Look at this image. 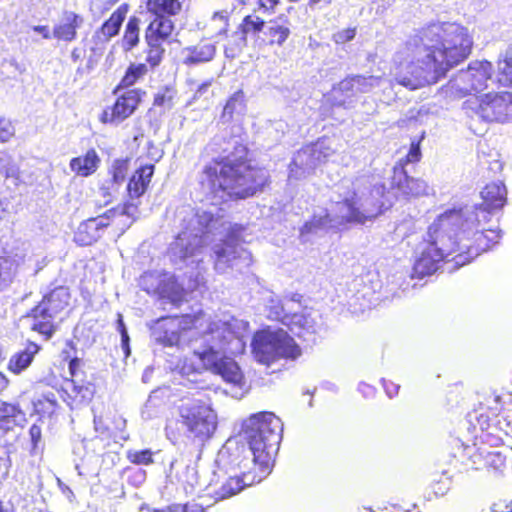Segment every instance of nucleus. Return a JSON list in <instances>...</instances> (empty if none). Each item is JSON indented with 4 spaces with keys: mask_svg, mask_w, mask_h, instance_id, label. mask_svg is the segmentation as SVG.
Instances as JSON below:
<instances>
[{
    "mask_svg": "<svg viewBox=\"0 0 512 512\" xmlns=\"http://www.w3.org/2000/svg\"><path fill=\"white\" fill-rule=\"evenodd\" d=\"M147 48L145 50L146 55V65L148 64L151 69L159 66L162 62L165 55V48L163 43L153 41V40H145Z\"/></svg>",
    "mask_w": 512,
    "mask_h": 512,
    "instance_id": "ea45409f",
    "label": "nucleus"
},
{
    "mask_svg": "<svg viewBox=\"0 0 512 512\" xmlns=\"http://www.w3.org/2000/svg\"><path fill=\"white\" fill-rule=\"evenodd\" d=\"M206 145L202 156L212 157L200 172L199 185L212 198L223 201H241L262 193L271 177L265 167L254 164L252 152L243 141L223 139Z\"/></svg>",
    "mask_w": 512,
    "mask_h": 512,
    "instance_id": "7ed1b4c3",
    "label": "nucleus"
},
{
    "mask_svg": "<svg viewBox=\"0 0 512 512\" xmlns=\"http://www.w3.org/2000/svg\"><path fill=\"white\" fill-rule=\"evenodd\" d=\"M70 302L69 288L64 285L56 286L44 293L41 300L29 309L23 318L29 321L31 331L48 341L68 314Z\"/></svg>",
    "mask_w": 512,
    "mask_h": 512,
    "instance_id": "39448f33",
    "label": "nucleus"
},
{
    "mask_svg": "<svg viewBox=\"0 0 512 512\" xmlns=\"http://www.w3.org/2000/svg\"><path fill=\"white\" fill-rule=\"evenodd\" d=\"M290 27L287 20H271L270 26L265 32L267 44L270 46H282L290 36Z\"/></svg>",
    "mask_w": 512,
    "mask_h": 512,
    "instance_id": "f704fd0d",
    "label": "nucleus"
},
{
    "mask_svg": "<svg viewBox=\"0 0 512 512\" xmlns=\"http://www.w3.org/2000/svg\"><path fill=\"white\" fill-rule=\"evenodd\" d=\"M212 373L221 376L225 382L234 385H241L244 380L243 373L237 362L225 355L221 356Z\"/></svg>",
    "mask_w": 512,
    "mask_h": 512,
    "instance_id": "c85d7f7f",
    "label": "nucleus"
},
{
    "mask_svg": "<svg viewBox=\"0 0 512 512\" xmlns=\"http://www.w3.org/2000/svg\"><path fill=\"white\" fill-rule=\"evenodd\" d=\"M356 92L357 93H367L369 92L376 84L379 83L380 77L378 76H364L356 74L354 75Z\"/></svg>",
    "mask_w": 512,
    "mask_h": 512,
    "instance_id": "864d4df0",
    "label": "nucleus"
},
{
    "mask_svg": "<svg viewBox=\"0 0 512 512\" xmlns=\"http://www.w3.org/2000/svg\"><path fill=\"white\" fill-rule=\"evenodd\" d=\"M338 205H341L345 207L348 211V213L341 217L340 224H360L363 225L367 221H370L377 217L378 215L382 214L384 210H387L391 204L387 207L380 208L375 214L369 215L366 214L364 211L361 210L358 201L356 197H350V198H344L341 201L337 203Z\"/></svg>",
    "mask_w": 512,
    "mask_h": 512,
    "instance_id": "412c9836",
    "label": "nucleus"
},
{
    "mask_svg": "<svg viewBox=\"0 0 512 512\" xmlns=\"http://www.w3.org/2000/svg\"><path fill=\"white\" fill-rule=\"evenodd\" d=\"M468 239H461L453 252L455 253L450 261H453L456 266L461 267L472 262L480 254L492 249L494 246L486 238L484 232L477 231L474 234V241L472 244L467 243Z\"/></svg>",
    "mask_w": 512,
    "mask_h": 512,
    "instance_id": "2eb2a0df",
    "label": "nucleus"
},
{
    "mask_svg": "<svg viewBox=\"0 0 512 512\" xmlns=\"http://www.w3.org/2000/svg\"><path fill=\"white\" fill-rule=\"evenodd\" d=\"M247 110V97L243 89H238L231 94L221 111L220 119L223 123L233 121L235 116L244 114Z\"/></svg>",
    "mask_w": 512,
    "mask_h": 512,
    "instance_id": "cd10ccee",
    "label": "nucleus"
},
{
    "mask_svg": "<svg viewBox=\"0 0 512 512\" xmlns=\"http://www.w3.org/2000/svg\"><path fill=\"white\" fill-rule=\"evenodd\" d=\"M129 162L128 158H120L113 161L109 169V175L113 183L120 184L125 180L129 170Z\"/></svg>",
    "mask_w": 512,
    "mask_h": 512,
    "instance_id": "09e8293b",
    "label": "nucleus"
},
{
    "mask_svg": "<svg viewBox=\"0 0 512 512\" xmlns=\"http://www.w3.org/2000/svg\"><path fill=\"white\" fill-rule=\"evenodd\" d=\"M112 105L105 107L99 115L102 124H119L130 118L139 108L145 96L140 88L120 89Z\"/></svg>",
    "mask_w": 512,
    "mask_h": 512,
    "instance_id": "0eeeda50",
    "label": "nucleus"
},
{
    "mask_svg": "<svg viewBox=\"0 0 512 512\" xmlns=\"http://www.w3.org/2000/svg\"><path fill=\"white\" fill-rule=\"evenodd\" d=\"M282 431L280 418L271 412H258L243 421L242 434L246 444L229 443L222 453L228 464L240 470L241 475L226 479L215 491L217 499L230 498L270 474Z\"/></svg>",
    "mask_w": 512,
    "mask_h": 512,
    "instance_id": "f03ea898",
    "label": "nucleus"
},
{
    "mask_svg": "<svg viewBox=\"0 0 512 512\" xmlns=\"http://www.w3.org/2000/svg\"><path fill=\"white\" fill-rule=\"evenodd\" d=\"M14 135V128L11 122L5 118H0V143L9 141Z\"/></svg>",
    "mask_w": 512,
    "mask_h": 512,
    "instance_id": "4d7b16f0",
    "label": "nucleus"
},
{
    "mask_svg": "<svg viewBox=\"0 0 512 512\" xmlns=\"http://www.w3.org/2000/svg\"><path fill=\"white\" fill-rule=\"evenodd\" d=\"M481 232H484L486 238L488 239V241H490V244H492L493 246H495L501 239V230L498 229V228H495V229H485V230H482Z\"/></svg>",
    "mask_w": 512,
    "mask_h": 512,
    "instance_id": "052dcab7",
    "label": "nucleus"
},
{
    "mask_svg": "<svg viewBox=\"0 0 512 512\" xmlns=\"http://www.w3.org/2000/svg\"><path fill=\"white\" fill-rule=\"evenodd\" d=\"M464 221L462 208H453L440 214L437 218L439 226H448L453 223H462Z\"/></svg>",
    "mask_w": 512,
    "mask_h": 512,
    "instance_id": "603ef678",
    "label": "nucleus"
},
{
    "mask_svg": "<svg viewBox=\"0 0 512 512\" xmlns=\"http://www.w3.org/2000/svg\"><path fill=\"white\" fill-rule=\"evenodd\" d=\"M33 30L35 32L41 34L44 39H50L51 37H53L52 34L50 33L49 29H48V26H46V25L34 26Z\"/></svg>",
    "mask_w": 512,
    "mask_h": 512,
    "instance_id": "0e129e2a",
    "label": "nucleus"
},
{
    "mask_svg": "<svg viewBox=\"0 0 512 512\" xmlns=\"http://www.w3.org/2000/svg\"><path fill=\"white\" fill-rule=\"evenodd\" d=\"M193 355L200 361L202 369L213 372L219 359V352L212 346H207L201 351H194Z\"/></svg>",
    "mask_w": 512,
    "mask_h": 512,
    "instance_id": "a19ab883",
    "label": "nucleus"
},
{
    "mask_svg": "<svg viewBox=\"0 0 512 512\" xmlns=\"http://www.w3.org/2000/svg\"><path fill=\"white\" fill-rule=\"evenodd\" d=\"M26 424V412L19 403L0 401V447H13Z\"/></svg>",
    "mask_w": 512,
    "mask_h": 512,
    "instance_id": "1a4fd4ad",
    "label": "nucleus"
},
{
    "mask_svg": "<svg viewBox=\"0 0 512 512\" xmlns=\"http://www.w3.org/2000/svg\"><path fill=\"white\" fill-rule=\"evenodd\" d=\"M152 512H205V508L196 503L171 504L163 509H155Z\"/></svg>",
    "mask_w": 512,
    "mask_h": 512,
    "instance_id": "5fc2aeb1",
    "label": "nucleus"
},
{
    "mask_svg": "<svg viewBox=\"0 0 512 512\" xmlns=\"http://www.w3.org/2000/svg\"><path fill=\"white\" fill-rule=\"evenodd\" d=\"M476 113L488 122L505 121L512 115V93H486L480 98Z\"/></svg>",
    "mask_w": 512,
    "mask_h": 512,
    "instance_id": "9b49d317",
    "label": "nucleus"
},
{
    "mask_svg": "<svg viewBox=\"0 0 512 512\" xmlns=\"http://www.w3.org/2000/svg\"><path fill=\"white\" fill-rule=\"evenodd\" d=\"M58 407L57 398L52 392L42 394L32 402L33 413L38 416V421L51 418L56 414Z\"/></svg>",
    "mask_w": 512,
    "mask_h": 512,
    "instance_id": "2f4dec72",
    "label": "nucleus"
},
{
    "mask_svg": "<svg viewBox=\"0 0 512 512\" xmlns=\"http://www.w3.org/2000/svg\"><path fill=\"white\" fill-rule=\"evenodd\" d=\"M184 64L196 65L211 61L216 55V46L208 39H202L197 44L186 47Z\"/></svg>",
    "mask_w": 512,
    "mask_h": 512,
    "instance_id": "a878e982",
    "label": "nucleus"
},
{
    "mask_svg": "<svg viewBox=\"0 0 512 512\" xmlns=\"http://www.w3.org/2000/svg\"><path fill=\"white\" fill-rule=\"evenodd\" d=\"M389 186L395 199L405 201L427 197L432 191L427 181L409 175L407 169L402 167L392 168Z\"/></svg>",
    "mask_w": 512,
    "mask_h": 512,
    "instance_id": "9d476101",
    "label": "nucleus"
},
{
    "mask_svg": "<svg viewBox=\"0 0 512 512\" xmlns=\"http://www.w3.org/2000/svg\"><path fill=\"white\" fill-rule=\"evenodd\" d=\"M265 26V21L257 15H246L240 23L238 29L245 38L248 34H258Z\"/></svg>",
    "mask_w": 512,
    "mask_h": 512,
    "instance_id": "79ce46f5",
    "label": "nucleus"
},
{
    "mask_svg": "<svg viewBox=\"0 0 512 512\" xmlns=\"http://www.w3.org/2000/svg\"><path fill=\"white\" fill-rule=\"evenodd\" d=\"M140 203L124 201L115 207L106 210L100 217H103L105 231L109 230L114 236L123 235L136 221Z\"/></svg>",
    "mask_w": 512,
    "mask_h": 512,
    "instance_id": "f8f14e48",
    "label": "nucleus"
},
{
    "mask_svg": "<svg viewBox=\"0 0 512 512\" xmlns=\"http://www.w3.org/2000/svg\"><path fill=\"white\" fill-rule=\"evenodd\" d=\"M354 81H355L354 75L346 76L339 82V84H338L339 90L342 93H351V94L357 93L356 85H355Z\"/></svg>",
    "mask_w": 512,
    "mask_h": 512,
    "instance_id": "bf43d9fd",
    "label": "nucleus"
},
{
    "mask_svg": "<svg viewBox=\"0 0 512 512\" xmlns=\"http://www.w3.org/2000/svg\"><path fill=\"white\" fill-rule=\"evenodd\" d=\"M421 157L420 141H412L408 153L405 157L399 159L393 167L406 168L409 163H418Z\"/></svg>",
    "mask_w": 512,
    "mask_h": 512,
    "instance_id": "3c124183",
    "label": "nucleus"
},
{
    "mask_svg": "<svg viewBox=\"0 0 512 512\" xmlns=\"http://www.w3.org/2000/svg\"><path fill=\"white\" fill-rule=\"evenodd\" d=\"M175 316L177 317L178 327L181 332L203 329L209 324V318L202 309L193 313H185Z\"/></svg>",
    "mask_w": 512,
    "mask_h": 512,
    "instance_id": "473e14b6",
    "label": "nucleus"
},
{
    "mask_svg": "<svg viewBox=\"0 0 512 512\" xmlns=\"http://www.w3.org/2000/svg\"><path fill=\"white\" fill-rule=\"evenodd\" d=\"M83 24V18L74 11H64L61 21L54 25L52 36L57 41L66 43L77 39L78 29Z\"/></svg>",
    "mask_w": 512,
    "mask_h": 512,
    "instance_id": "6ab92c4d",
    "label": "nucleus"
},
{
    "mask_svg": "<svg viewBox=\"0 0 512 512\" xmlns=\"http://www.w3.org/2000/svg\"><path fill=\"white\" fill-rule=\"evenodd\" d=\"M253 353L258 362L270 365L281 358L295 360L302 350L292 336L278 329L259 335L253 344Z\"/></svg>",
    "mask_w": 512,
    "mask_h": 512,
    "instance_id": "423d86ee",
    "label": "nucleus"
},
{
    "mask_svg": "<svg viewBox=\"0 0 512 512\" xmlns=\"http://www.w3.org/2000/svg\"><path fill=\"white\" fill-rule=\"evenodd\" d=\"M451 487V479L444 475H435L428 486L429 496L435 498L445 496Z\"/></svg>",
    "mask_w": 512,
    "mask_h": 512,
    "instance_id": "c03bdc74",
    "label": "nucleus"
},
{
    "mask_svg": "<svg viewBox=\"0 0 512 512\" xmlns=\"http://www.w3.org/2000/svg\"><path fill=\"white\" fill-rule=\"evenodd\" d=\"M10 385V380L8 377L3 373L0 372V394L4 392Z\"/></svg>",
    "mask_w": 512,
    "mask_h": 512,
    "instance_id": "338daca9",
    "label": "nucleus"
},
{
    "mask_svg": "<svg viewBox=\"0 0 512 512\" xmlns=\"http://www.w3.org/2000/svg\"><path fill=\"white\" fill-rule=\"evenodd\" d=\"M18 266L19 262L11 251L0 250V291L12 283Z\"/></svg>",
    "mask_w": 512,
    "mask_h": 512,
    "instance_id": "c756f323",
    "label": "nucleus"
},
{
    "mask_svg": "<svg viewBox=\"0 0 512 512\" xmlns=\"http://www.w3.org/2000/svg\"><path fill=\"white\" fill-rule=\"evenodd\" d=\"M30 441L29 454L31 456H41L45 450V441L42 427L38 422L33 423L28 430Z\"/></svg>",
    "mask_w": 512,
    "mask_h": 512,
    "instance_id": "58836bf2",
    "label": "nucleus"
},
{
    "mask_svg": "<svg viewBox=\"0 0 512 512\" xmlns=\"http://www.w3.org/2000/svg\"><path fill=\"white\" fill-rule=\"evenodd\" d=\"M103 217H90L78 225L73 240L78 246H91L97 243L105 234Z\"/></svg>",
    "mask_w": 512,
    "mask_h": 512,
    "instance_id": "f3484780",
    "label": "nucleus"
},
{
    "mask_svg": "<svg viewBox=\"0 0 512 512\" xmlns=\"http://www.w3.org/2000/svg\"><path fill=\"white\" fill-rule=\"evenodd\" d=\"M492 72V63L487 60L471 62L455 78L453 83L454 94L457 97H465L485 90Z\"/></svg>",
    "mask_w": 512,
    "mask_h": 512,
    "instance_id": "6e6552de",
    "label": "nucleus"
},
{
    "mask_svg": "<svg viewBox=\"0 0 512 512\" xmlns=\"http://www.w3.org/2000/svg\"><path fill=\"white\" fill-rule=\"evenodd\" d=\"M71 59L73 63L78 64L77 74L83 75L92 71L99 62V57L93 52L87 56V49L85 47L76 46L71 51Z\"/></svg>",
    "mask_w": 512,
    "mask_h": 512,
    "instance_id": "72a5a7b5",
    "label": "nucleus"
},
{
    "mask_svg": "<svg viewBox=\"0 0 512 512\" xmlns=\"http://www.w3.org/2000/svg\"><path fill=\"white\" fill-rule=\"evenodd\" d=\"M482 202L474 207L478 225L488 220V215L501 210L507 203V189L502 181L485 185L481 191Z\"/></svg>",
    "mask_w": 512,
    "mask_h": 512,
    "instance_id": "ddd939ff",
    "label": "nucleus"
},
{
    "mask_svg": "<svg viewBox=\"0 0 512 512\" xmlns=\"http://www.w3.org/2000/svg\"><path fill=\"white\" fill-rule=\"evenodd\" d=\"M454 254L453 249L444 252L436 242H430L416 257L412 266L411 278L423 279L433 275L440 268L441 263L449 256L452 258Z\"/></svg>",
    "mask_w": 512,
    "mask_h": 512,
    "instance_id": "4468645a",
    "label": "nucleus"
},
{
    "mask_svg": "<svg viewBox=\"0 0 512 512\" xmlns=\"http://www.w3.org/2000/svg\"><path fill=\"white\" fill-rule=\"evenodd\" d=\"M147 12L154 17H172L178 15L182 10V3L179 0H146Z\"/></svg>",
    "mask_w": 512,
    "mask_h": 512,
    "instance_id": "7c9ffc66",
    "label": "nucleus"
},
{
    "mask_svg": "<svg viewBox=\"0 0 512 512\" xmlns=\"http://www.w3.org/2000/svg\"><path fill=\"white\" fill-rule=\"evenodd\" d=\"M101 159L94 148L88 149L85 154L73 157L69 162L71 171L80 177H89L99 168Z\"/></svg>",
    "mask_w": 512,
    "mask_h": 512,
    "instance_id": "4be33fe9",
    "label": "nucleus"
},
{
    "mask_svg": "<svg viewBox=\"0 0 512 512\" xmlns=\"http://www.w3.org/2000/svg\"><path fill=\"white\" fill-rule=\"evenodd\" d=\"M121 345L124 350L125 356L130 355V347H129V335L128 333H125L121 335Z\"/></svg>",
    "mask_w": 512,
    "mask_h": 512,
    "instance_id": "69168bd1",
    "label": "nucleus"
},
{
    "mask_svg": "<svg viewBox=\"0 0 512 512\" xmlns=\"http://www.w3.org/2000/svg\"><path fill=\"white\" fill-rule=\"evenodd\" d=\"M140 41V20L136 16H131L125 26L122 37L123 49L131 51Z\"/></svg>",
    "mask_w": 512,
    "mask_h": 512,
    "instance_id": "4c0bfd02",
    "label": "nucleus"
},
{
    "mask_svg": "<svg viewBox=\"0 0 512 512\" xmlns=\"http://www.w3.org/2000/svg\"><path fill=\"white\" fill-rule=\"evenodd\" d=\"M152 333L157 342L165 347L178 346L181 342L182 332L178 327L176 316L167 315L158 318Z\"/></svg>",
    "mask_w": 512,
    "mask_h": 512,
    "instance_id": "a211bd4d",
    "label": "nucleus"
},
{
    "mask_svg": "<svg viewBox=\"0 0 512 512\" xmlns=\"http://www.w3.org/2000/svg\"><path fill=\"white\" fill-rule=\"evenodd\" d=\"M81 364L82 362L78 357H73L69 360L68 369L70 379L82 378L84 376V372L81 370Z\"/></svg>",
    "mask_w": 512,
    "mask_h": 512,
    "instance_id": "13d9d810",
    "label": "nucleus"
},
{
    "mask_svg": "<svg viewBox=\"0 0 512 512\" xmlns=\"http://www.w3.org/2000/svg\"><path fill=\"white\" fill-rule=\"evenodd\" d=\"M40 351V346L33 342L28 341L24 350L14 353L7 364L9 372L19 375L25 371L33 362L35 355Z\"/></svg>",
    "mask_w": 512,
    "mask_h": 512,
    "instance_id": "b1692460",
    "label": "nucleus"
},
{
    "mask_svg": "<svg viewBox=\"0 0 512 512\" xmlns=\"http://www.w3.org/2000/svg\"><path fill=\"white\" fill-rule=\"evenodd\" d=\"M130 5L128 3H122L117 7L115 11L106 19L97 30L99 37L105 41H109L113 37L119 34L123 22L129 12Z\"/></svg>",
    "mask_w": 512,
    "mask_h": 512,
    "instance_id": "5701e85b",
    "label": "nucleus"
},
{
    "mask_svg": "<svg viewBox=\"0 0 512 512\" xmlns=\"http://www.w3.org/2000/svg\"><path fill=\"white\" fill-rule=\"evenodd\" d=\"M117 329L121 335L128 333L121 314H118Z\"/></svg>",
    "mask_w": 512,
    "mask_h": 512,
    "instance_id": "774afa93",
    "label": "nucleus"
},
{
    "mask_svg": "<svg viewBox=\"0 0 512 512\" xmlns=\"http://www.w3.org/2000/svg\"><path fill=\"white\" fill-rule=\"evenodd\" d=\"M496 413L484 408H479L470 414L471 422L474 427H478L481 431H486L491 425L492 417H495Z\"/></svg>",
    "mask_w": 512,
    "mask_h": 512,
    "instance_id": "de8ad7c7",
    "label": "nucleus"
},
{
    "mask_svg": "<svg viewBox=\"0 0 512 512\" xmlns=\"http://www.w3.org/2000/svg\"><path fill=\"white\" fill-rule=\"evenodd\" d=\"M178 418L166 421L167 438L176 442L182 435L179 424L184 428L187 438L200 447L204 446L214 435L218 425L217 413L203 402H191L178 407Z\"/></svg>",
    "mask_w": 512,
    "mask_h": 512,
    "instance_id": "20e7f679",
    "label": "nucleus"
},
{
    "mask_svg": "<svg viewBox=\"0 0 512 512\" xmlns=\"http://www.w3.org/2000/svg\"><path fill=\"white\" fill-rule=\"evenodd\" d=\"M356 34V27H347L345 29L335 32L332 35L331 39L336 45H343L345 43L352 41L356 37Z\"/></svg>",
    "mask_w": 512,
    "mask_h": 512,
    "instance_id": "6e6d98bb",
    "label": "nucleus"
},
{
    "mask_svg": "<svg viewBox=\"0 0 512 512\" xmlns=\"http://www.w3.org/2000/svg\"><path fill=\"white\" fill-rule=\"evenodd\" d=\"M493 512H512V500L507 501L506 499L499 500L492 506Z\"/></svg>",
    "mask_w": 512,
    "mask_h": 512,
    "instance_id": "680f3d73",
    "label": "nucleus"
},
{
    "mask_svg": "<svg viewBox=\"0 0 512 512\" xmlns=\"http://www.w3.org/2000/svg\"><path fill=\"white\" fill-rule=\"evenodd\" d=\"M158 291L176 307L186 300V290L174 275H165L158 285Z\"/></svg>",
    "mask_w": 512,
    "mask_h": 512,
    "instance_id": "393cba45",
    "label": "nucleus"
},
{
    "mask_svg": "<svg viewBox=\"0 0 512 512\" xmlns=\"http://www.w3.org/2000/svg\"><path fill=\"white\" fill-rule=\"evenodd\" d=\"M178 482L186 493H193L199 486V475L195 467L187 466L179 475Z\"/></svg>",
    "mask_w": 512,
    "mask_h": 512,
    "instance_id": "37998d69",
    "label": "nucleus"
},
{
    "mask_svg": "<svg viewBox=\"0 0 512 512\" xmlns=\"http://www.w3.org/2000/svg\"><path fill=\"white\" fill-rule=\"evenodd\" d=\"M281 0H257L258 6L264 10H274Z\"/></svg>",
    "mask_w": 512,
    "mask_h": 512,
    "instance_id": "e2e57ef3",
    "label": "nucleus"
},
{
    "mask_svg": "<svg viewBox=\"0 0 512 512\" xmlns=\"http://www.w3.org/2000/svg\"><path fill=\"white\" fill-rule=\"evenodd\" d=\"M483 465L488 470L501 471L506 467V456L500 451L479 452Z\"/></svg>",
    "mask_w": 512,
    "mask_h": 512,
    "instance_id": "a18cd8bd",
    "label": "nucleus"
},
{
    "mask_svg": "<svg viewBox=\"0 0 512 512\" xmlns=\"http://www.w3.org/2000/svg\"><path fill=\"white\" fill-rule=\"evenodd\" d=\"M127 460L135 465H151L154 463V453L150 449L128 450L126 453Z\"/></svg>",
    "mask_w": 512,
    "mask_h": 512,
    "instance_id": "8fccbe9b",
    "label": "nucleus"
},
{
    "mask_svg": "<svg viewBox=\"0 0 512 512\" xmlns=\"http://www.w3.org/2000/svg\"><path fill=\"white\" fill-rule=\"evenodd\" d=\"M176 93L173 86L162 87L153 97V106L172 108Z\"/></svg>",
    "mask_w": 512,
    "mask_h": 512,
    "instance_id": "49530a36",
    "label": "nucleus"
},
{
    "mask_svg": "<svg viewBox=\"0 0 512 512\" xmlns=\"http://www.w3.org/2000/svg\"><path fill=\"white\" fill-rule=\"evenodd\" d=\"M148 72L145 63H131L126 69L119 83L113 90L117 93L120 89H131V87L143 78Z\"/></svg>",
    "mask_w": 512,
    "mask_h": 512,
    "instance_id": "c9c22d12",
    "label": "nucleus"
},
{
    "mask_svg": "<svg viewBox=\"0 0 512 512\" xmlns=\"http://www.w3.org/2000/svg\"><path fill=\"white\" fill-rule=\"evenodd\" d=\"M497 82L504 87L512 86V47H509L497 61Z\"/></svg>",
    "mask_w": 512,
    "mask_h": 512,
    "instance_id": "e433bc0d",
    "label": "nucleus"
},
{
    "mask_svg": "<svg viewBox=\"0 0 512 512\" xmlns=\"http://www.w3.org/2000/svg\"><path fill=\"white\" fill-rule=\"evenodd\" d=\"M174 31L175 24L170 18L154 17L145 28L144 39H150L163 44L171 43Z\"/></svg>",
    "mask_w": 512,
    "mask_h": 512,
    "instance_id": "aec40b11",
    "label": "nucleus"
},
{
    "mask_svg": "<svg viewBox=\"0 0 512 512\" xmlns=\"http://www.w3.org/2000/svg\"><path fill=\"white\" fill-rule=\"evenodd\" d=\"M473 44L469 29L460 23L428 22L405 41L403 53L410 61L396 65L395 80L409 90L434 85L469 58Z\"/></svg>",
    "mask_w": 512,
    "mask_h": 512,
    "instance_id": "f257e3e1",
    "label": "nucleus"
},
{
    "mask_svg": "<svg viewBox=\"0 0 512 512\" xmlns=\"http://www.w3.org/2000/svg\"><path fill=\"white\" fill-rule=\"evenodd\" d=\"M71 390L68 393L70 398L69 405L77 407L89 403L96 392L95 385L91 381H86L84 378L70 379Z\"/></svg>",
    "mask_w": 512,
    "mask_h": 512,
    "instance_id": "bb28decb",
    "label": "nucleus"
},
{
    "mask_svg": "<svg viewBox=\"0 0 512 512\" xmlns=\"http://www.w3.org/2000/svg\"><path fill=\"white\" fill-rule=\"evenodd\" d=\"M155 172V165L146 163L140 165L128 179L126 192L127 201L140 202V198L147 192Z\"/></svg>",
    "mask_w": 512,
    "mask_h": 512,
    "instance_id": "dca6fc26",
    "label": "nucleus"
}]
</instances>
